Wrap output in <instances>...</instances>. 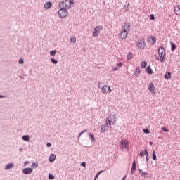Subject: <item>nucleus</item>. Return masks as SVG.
I'll return each instance as SVG.
<instances>
[{"instance_id": "nucleus-15", "label": "nucleus", "mask_w": 180, "mask_h": 180, "mask_svg": "<svg viewBox=\"0 0 180 180\" xmlns=\"http://www.w3.org/2000/svg\"><path fill=\"white\" fill-rule=\"evenodd\" d=\"M53 6V4L50 1L49 2H46L45 4H44V8L45 9H50V8Z\"/></svg>"}, {"instance_id": "nucleus-22", "label": "nucleus", "mask_w": 180, "mask_h": 180, "mask_svg": "<svg viewBox=\"0 0 180 180\" xmlns=\"http://www.w3.org/2000/svg\"><path fill=\"white\" fill-rule=\"evenodd\" d=\"M146 71L148 74H153V70L150 67H147Z\"/></svg>"}, {"instance_id": "nucleus-5", "label": "nucleus", "mask_w": 180, "mask_h": 180, "mask_svg": "<svg viewBox=\"0 0 180 180\" xmlns=\"http://www.w3.org/2000/svg\"><path fill=\"white\" fill-rule=\"evenodd\" d=\"M67 15H68L67 9L60 8L58 11V15L60 18H67Z\"/></svg>"}, {"instance_id": "nucleus-37", "label": "nucleus", "mask_w": 180, "mask_h": 180, "mask_svg": "<svg viewBox=\"0 0 180 180\" xmlns=\"http://www.w3.org/2000/svg\"><path fill=\"white\" fill-rule=\"evenodd\" d=\"M86 131H88L87 130H84L83 131H82L79 134V137H81V136H82V134H84V133H86Z\"/></svg>"}, {"instance_id": "nucleus-48", "label": "nucleus", "mask_w": 180, "mask_h": 180, "mask_svg": "<svg viewBox=\"0 0 180 180\" xmlns=\"http://www.w3.org/2000/svg\"><path fill=\"white\" fill-rule=\"evenodd\" d=\"M155 60L158 61V60H160V58H158V56H156Z\"/></svg>"}, {"instance_id": "nucleus-29", "label": "nucleus", "mask_w": 180, "mask_h": 180, "mask_svg": "<svg viewBox=\"0 0 180 180\" xmlns=\"http://www.w3.org/2000/svg\"><path fill=\"white\" fill-rule=\"evenodd\" d=\"M145 155L146 158V162H148V152L147 151V149H145Z\"/></svg>"}, {"instance_id": "nucleus-50", "label": "nucleus", "mask_w": 180, "mask_h": 180, "mask_svg": "<svg viewBox=\"0 0 180 180\" xmlns=\"http://www.w3.org/2000/svg\"><path fill=\"white\" fill-rule=\"evenodd\" d=\"M124 179H126V176H124L122 180H124Z\"/></svg>"}, {"instance_id": "nucleus-26", "label": "nucleus", "mask_w": 180, "mask_h": 180, "mask_svg": "<svg viewBox=\"0 0 180 180\" xmlns=\"http://www.w3.org/2000/svg\"><path fill=\"white\" fill-rule=\"evenodd\" d=\"M75 41H77V38H75V37H71L70 43H75Z\"/></svg>"}, {"instance_id": "nucleus-34", "label": "nucleus", "mask_w": 180, "mask_h": 180, "mask_svg": "<svg viewBox=\"0 0 180 180\" xmlns=\"http://www.w3.org/2000/svg\"><path fill=\"white\" fill-rule=\"evenodd\" d=\"M144 155H146V150L141 151V152L139 153L140 157H144Z\"/></svg>"}, {"instance_id": "nucleus-36", "label": "nucleus", "mask_w": 180, "mask_h": 180, "mask_svg": "<svg viewBox=\"0 0 180 180\" xmlns=\"http://www.w3.org/2000/svg\"><path fill=\"white\" fill-rule=\"evenodd\" d=\"M51 63H53V64H57V63H58V61L56 60V59H54V58H51Z\"/></svg>"}, {"instance_id": "nucleus-51", "label": "nucleus", "mask_w": 180, "mask_h": 180, "mask_svg": "<svg viewBox=\"0 0 180 180\" xmlns=\"http://www.w3.org/2000/svg\"><path fill=\"white\" fill-rule=\"evenodd\" d=\"M0 98H4V96H2L0 95Z\"/></svg>"}, {"instance_id": "nucleus-21", "label": "nucleus", "mask_w": 180, "mask_h": 180, "mask_svg": "<svg viewBox=\"0 0 180 180\" xmlns=\"http://www.w3.org/2000/svg\"><path fill=\"white\" fill-rule=\"evenodd\" d=\"M22 140H24V141H29L30 138H29V135H24L22 136Z\"/></svg>"}, {"instance_id": "nucleus-45", "label": "nucleus", "mask_w": 180, "mask_h": 180, "mask_svg": "<svg viewBox=\"0 0 180 180\" xmlns=\"http://www.w3.org/2000/svg\"><path fill=\"white\" fill-rule=\"evenodd\" d=\"M46 146H47V147H51V143H46Z\"/></svg>"}, {"instance_id": "nucleus-27", "label": "nucleus", "mask_w": 180, "mask_h": 180, "mask_svg": "<svg viewBox=\"0 0 180 180\" xmlns=\"http://www.w3.org/2000/svg\"><path fill=\"white\" fill-rule=\"evenodd\" d=\"M171 46H172V51H174L175 49H176V45H175V44L174 43H172Z\"/></svg>"}, {"instance_id": "nucleus-40", "label": "nucleus", "mask_w": 180, "mask_h": 180, "mask_svg": "<svg viewBox=\"0 0 180 180\" xmlns=\"http://www.w3.org/2000/svg\"><path fill=\"white\" fill-rule=\"evenodd\" d=\"M162 131H166V132H168V131H169L168 129H167V128H165V127H162Z\"/></svg>"}, {"instance_id": "nucleus-1", "label": "nucleus", "mask_w": 180, "mask_h": 180, "mask_svg": "<svg viewBox=\"0 0 180 180\" xmlns=\"http://www.w3.org/2000/svg\"><path fill=\"white\" fill-rule=\"evenodd\" d=\"M72 5H74V0H65L59 3V8L67 10L70 9Z\"/></svg>"}, {"instance_id": "nucleus-14", "label": "nucleus", "mask_w": 180, "mask_h": 180, "mask_svg": "<svg viewBox=\"0 0 180 180\" xmlns=\"http://www.w3.org/2000/svg\"><path fill=\"white\" fill-rule=\"evenodd\" d=\"M136 160H134L132 163V167H131V174H134V172H136Z\"/></svg>"}, {"instance_id": "nucleus-44", "label": "nucleus", "mask_w": 180, "mask_h": 180, "mask_svg": "<svg viewBox=\"0 0 180 180\" xmlns=\"http://www.w3.org/2000/svg\"><path fill=\"white\" fill-rule=\"evenodd\" d=\"M81 165H82V167H84V168H85V167H86V164H85L84 162H83L81 164Z\"/></svg>"}, {"instance_id": "nucleus-6", "label": "nucleus", "mask_w": 180, "mask_h": 180, "mask_svg": "<svg viewBox=\"0 0 180 180\" xmlns=\"http://www.w3.org/2000/svg\"><path fill=\"white\" fill-rule=\"evenodd\" d=\"M102 26H96L94 30H93V37H98L99 36V33H101V31L102 30Z\"/></svg>"}, {"instance_id": "nucleus-43", "label": "nucleus", "mask_w": 180, "mask_h": 180, "mask_svg": "<svg viewBox=\"0 0 180 180\" xmlns=\"http://www.w3.org/2000/svg\"><path fill=\"white\" fill-rule=\"evenodd\" d=\"M117 67H123V63H117Z\"/></svg>"}, {"instance_id": "nucleus-11", "label": "nucleus", "mask_w": 180, "mask_h": 180, "mask_svg": "<svg viewBox=\"0 0 180 180\" xmlns=\"http://www.w3.org/2000/svg\"><path fill=\"white\" fill-rule=\"evenodd\" d=\"M174 11L177 16H180V5H176L174 8Z\"/></svg>"}, {"instance_id": "nucleus-25", "label": "nucleus", "mask_w": 180, "mask_h": 180, "mask_svg": "<svg viewBox=\"0 0 180 180\" xmlns=\"http://www.w3.org/2000/svg\"><path fill=\"white\" fill-rule=\"evenodd\" d=\"M153 160H154V161H157V155L155 154V150L153 151Z\"/></svg>"}, {"instance_id": "nucleus-41", "label": "nucleus", "mask_w": 180, "mask_h": 180, "mask_svg": "<svg viewBox=\"0 0 180 180\" xmlns=\"http://www.w3.org/2000/svg\"><path fill=\"white\" fill-rule=\"evenodd\" d=\"M49 178L50 179H54V176H53V174H49Z\"/></svg>"}, {"instance_id": "nucleus-42", "label": "nucleus", "mask_w": 180, "mask_h": 180, "mask_svg": "<svg viewBox=\"0 0 180 180\" xmlns=\"http://www.w3.org/2000/svg\"><path fill=\"white\" fill-rule=\"evenodd\" d=\"M19 64H23V58H20Z\"/></svg>"}, {"instance_id": "nucleus-9", "label": "nucleus", "mask_w": 180, "mask_h": 180, "mask_svg": "<svg viewBox=\"0 0 180 180\" xmlns=\"http://www.w3.org/2000/svg\"><path fill=\"white\" fill-rule=\"evenodd\" d=\"M22 172L23 174H25V175H27L29 174H32V172H33V169L30 168V167H26L22 169Z\"/></svg>"}, {"instance_id": "nucleus-31", "label": "nucleus", "mask_w": 180, "mask_h": 180, "mask_svg": "<svg viewBox=\"0 0 180 180\" xmlns=\"http://www.w3.org/2000/svg\"><path fill=\"white\" fill-rule=\"evenodd\" d=\"M143 131L146 134H150V133H151V131L149 129H143Z\"/></svg>"}, {"instance_id": "nucleus-23", "label": "nucleus", "mask_w": 180, "mask_h": 180, "mask_svg": "<svg viewBox=\"0 0 180 180\" xmlns=\"http://www.w3.org/2000/svg\"><path fill=\"white\" fill-rule=\"evenodd\" d=\"M141 67H142V68H146L147 67V62H146V61L141 62Z\"/></svg>"}, {"instance_id": "nucleus-8", "label": "nucleus", "mask_w": 180, "mask_h": 180, "mask_svg": "<svg viewBox=\"0 0 180 180\" xmlns=\"http://www.w3.org/2000/svg\"><path fill=\"white\" fill-rule=\"evenodd\" d=\"M101 91L103 94H110V92H112V89H110V86L105 84L103 86Z\"/></svg>"}, {"instance_id": "nucleus-30", "label": "nucleus", "mask_w": 180, "mask_h": 180, "mask_svg": "<svg viewBox=\"0 0 180 180\" xmlns=\"http://www.w3.org/2000/svg\"><path fill=\"white\" fill-rule=\"evenodd\" d=\"M102 172H103V170L100 171V172L96 175L94 180L98 179V178L99 177V175H101V174H102Z\"/></svg>"}, {"instance_id": "nucleus-16", "label": "nucleus", "mask_w": 180, "mask_h": 180, "mask_svg": "<svg viewBox=\"0 0 180 180\" xmlns=\"http://www.w3.org/2000/svg\"><path fill=\"white\" fill-rule=\"evenodd\" d=\"M49 161L50 162H54V161H56V155L54 154H51L49 158Z\"/></svg>"}, {"instance_id": "nucleus-19", "label": "nucleus", "mask_w": 180, "mask_h": 180, "mask_svg": "<svg viewBox=\"0 0 180 180\" xmlns=\"http://www.w3.org/2000/svg\"><path fill=\"white\" fill-rule=\"evenodd\" d=\"M13 163L7 164L5 167V169H11V168H13Z\"/></svg>"}, {"instance_id": "nucleus-3", "label": "nucleus", "mask_w": 180, "mask_h": 180, "mask_svg": "<svg viewBox=\"0 0 180 180\" xmlns=\"http://www.w3.org/2000/svg\"><path fill=\"white\" fill-rule=\"evenodd\" d=\"M158 55L160 63H164V61H165V49L163 47H160L158 49Z\"/></svg>"}, {"instance_id": "nucleus-47", "label": "nucleus", "mask_w": 180, "mask_h": 180, "mask_svg": "<svg viewBox=\"0 0 180 180\" xmlns=\"http://www.w3.org/2000/svg\"><path fill=\"white\" fill-rule=\"evenodd\" d=\"M27 164H29V162L26 161L25 162L24 165H27Z\"/></svg>"}, {"instance_id": "nucleus-10", "label": "nucleus", "mask_w": 180, "mask_h": 180, "mask_svg": "<svg viewBox=\"0 0 180 180\" xmlns=\"http://www.w3.org/2000/svg\"><path fill=\"white\" fill-rule=\"evenodd\" d=\"M122 30H130V22H124V25L122 26Z\"/></svg>"}, {"instance_id": "nucleus-2", "label": "nucleus", "mask_w": 180, "mask_h": 180, "mask_svg": "<svg viewBox=\"0 0 180 180\" xmlns=\"http://www.w3.org/2000/svg\"><path fill=\"white\" fill-rule=\"evenodd\" d=\"M116 123V115H110L106 119V126L110 127Z\"/></svg>"}, {"instance_id": "nucleus-46", "label": "nucleus", "mask_w": 180, "mask_h": 180, "mask_svg": "<svg viewBox=\"0 0 180 180\" xmlns=\"http://www.w3.org/2000/svg\"><path fill=\"white\" fill-rule=\"evenodd\" d=\"M117 70H119V68H114L112 69L113 71H117Z\"/></svg>"}, {"instance_id": "nucleus-39", "label": "nucleus", "mask_w": 180, "mask_h": 180, "mask_svg": "<svg viewBox=\"0 0 180 180\" xmlns=\"http://www.w3.org/2000/svg\"><path fill=\"white\" fill-rule=\"evenodd\" d=\"M51 56H56V51H51L50 52Z\"/></svg>"}, {"instance_id": "nucleus-17", "label": "nucleus", "mask_w": 180, "mask_h": 180, "mask_svg": "<svg viewBox=\"0 0 180 180\" xmlns=\"http://www.w3.org/2000/svg\"><path fill=\"white\" fill-rule=\"evenodd\" d=\"M140 72H141L140 68L137 67L135 72V77L139 78V77H140Z\"/></svg>"}, {"instance_id": "nucleus-49", "label": "nucleus", "mask_w": 180, "mask_h": 180, "mask_svg": "<svg viewBox=\"0 0 180 180\" xmlns=\"http://www.w3.org/2000/svg\"><path fill=\"white\" fill-rule=\"evenodd\" d=\"M149 144H150V146H153V142L150 141Z\"/></svg>"}, {"instance_id": "nucleus-20", "label": "nucleus", "mask_w": 180, "mask_h": 180, "mask_svg": "<svg viewBox=\"0 0 180 180\" xmlns=\"http://www.w3.org/2000/svg\"><path fill=\"white\" fill-rule=\"evenodd\" d=\"M165 79H171V72H166V74L165 75Z\"/></svg>"}, {"instance_id": "nucleus-18", "label": "nucleus", "mask_w": 180, "mask_h": 180, "mask_svg": "<svg viewBox=\"0 0 180 180\" xmlns=\"http://www.w3.org/2000/svg\"><path fill=\"white\" fill-rule=\"evenodd\" d=\"M136 46H137L138 49H141V50H144V46H143V43L137 42Z\"/></svg>"}, {"instance_id": "nucleus-35", "label": "nucleus", "mask_w": 180, "mask_h": 180, "mask_svg": "<svg viewBox=\"0 0 180 180\" xmlns=\"http://www.w3.org/2000/svg\"><path fill=\"white\" fill-rule=\"evenodd\" d=\"M101 129L102 130V131H106V127H105V125H101Z\"/></svg>"}, {"instance_id": "nucleus-24", "label": "nucleus", "mask_w": 180, "mask_h": 180, "mask_svg": "<svg viewBox=\"0 0 180 180\" xmlns=\"http://www.w3.org/2000/svg\"><path fill=\"white\" fill-rule=\"evenodd\" d=\"M139 174L141 175V176H144L145 175H148V173H147V172H143V171H141V169H139Z\"/></svg>"}, {"instance_id": "nucleus-52", "label": "nucleus", "mask_w": 180, "mask_h": 180, "mask_svg": "<svg viewBox=\"0 0 180 180\" xmlns=\"http://www.w3.org/2000/svg\"><path fill=\"white\" fill-rule=\"evenodd\" d=\"M20 151H22V148H20Z\"/></svg>"}, {"instance_id": "nucleus-4", "label": "nucleus", "mask_w": 180, "mask_h": 180, "mask_svg": "<svg viewBox=\"0 0 180 180\" xmlns=\"http://www.w3.org/2000/svg\"><path fill=\"white\" fill-rule=\"evenodd\" d=\"M120 148L121 151H123V150H127V151H129V141H127V139L121 140Z\"/></svg>"}, {"instance_id": "nucleus-12", "label": "nucleus", "mask_w": 180, "mask_h": 180, "mask_svg": "<svg viewBox=\"0 0 180 180\" xmlns=\"http://www.w3.org/2000/svg\"><path fill=\"white\" fill-rule=\"evenodd\" d=\"M157 39H155V37H154V36H149L148 37V41H149V43H151L152 44H154L156 41Z\"/></svg>"}, {"instance_id": "nucleus-32", "label": "nucleus", "mask_w": 180, "mask_h": 180, "mask_svg": "<svg viewBox=\"0 0 180 180\" xmlns=\"http://www.w3.org/2000/svg\"><path fill=\"white\" fill-rule=\"evenodd\" d=\"M37 165H39V164L37 162H33L32 164V168H37Z\"/></svg>"}, {"instance_id": "nucleus-28", "label": "nucleus", "mask_w": 180, "mask_h": 180, "mask_svg": "<svg viewBox=\"0 0 180 180\" xmlns=\"http://www.w3.org/2000/svg\"><path fill=\"white\" fill-rule=\"evenodd\" d=\"M127 60H131V58H133V53H129L127 55Z\"/></svg>"}, {"instance_id": "nucleus-7", "label": "nucleus", "mask_w": 180, "mask_h": 180, "mask_svg": "<svg viewBox=\"0 0 180 180\" xmlns=\"http://www.w3.org/2000/svg\"><path fill=\"white\" fill-rule=\"evenodd\" d=\"M128 34L129 33L127 32V30H122L119 34L120 40H125V39L127 38Z\"/></svg>"}, {"instance_id": "nucleus-38", "label": "nucleus", "mask_w": 180, "mask_h": 180, "mask_svg": "<svg viewBox=\"0 0 180 180\" xmlns=\"http://www.w3.org/2000/svg\"><path fill=\"white\" fill-rule=\"evenodd\" d=\"M150 19H151V20H155V17L154 16V14L150 15Z\"/></svg>"}, {"instance_id": "nucleus-33", "label": "nucleus", "mask_w": 180, "mask_h": 180, "mask_svg": "<svg viewBox=\"0 0 180 180\" xmlns=\"http://www.w3.org/2000/svg\"><path fill=\"white\" fill-rule=\"evenodd\" d=\"M89 136L91 137V141H95V137H94V135H92V134L89 133Z\"/></svg>"}, {"instance_id": "nucleus-13", "label": "nucleus", "mask_w": 180, "mask_h": 180, "mask_svg": "<svg viewBox=\"0 0 180 180\" xmlns=\"http://www.w3.org/2000/svg\"><path fill=\"white\" fill-rule=\"evenodd\" d=\"M148 91H150V92H153L154 94V91H155V86H154V84L150 83V84L148 86Z\"/></svg>"}]
</instances>
